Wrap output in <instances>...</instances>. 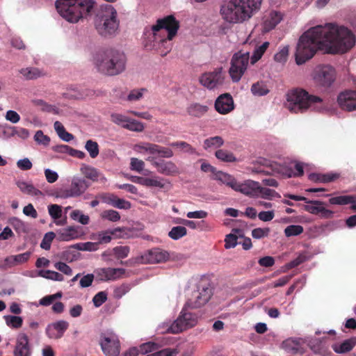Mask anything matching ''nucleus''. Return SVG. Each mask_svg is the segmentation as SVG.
<instances>
[{"mask_svg": "<svg viewBox=\"0 0 356 356\" xmlns=\"http://www.w3.org/2000/svg\"><path fill=\"white\" fill-rule=\"evenodd\" d=\"M337 103L339 107L345 111L356 110V91L345 90L339 94Z\"/></svg>", "mask_w": 356, "mask_h": 356, "instance_id": "17", "label": "nucleus"}, {"mask_svg": "<svg viewBox=\"0 0 356 356\" xmlns=\"http://www.w3.org/2000/svg\"><path fill=\"white\" fill-rule=\"evenodd\" d=\"M159 348V346L158 343L149 341L145 343H143L140 346L139 350L142 354H147L149 353H152L153 351H158Z\"/></svg>", "mask_w": 356, "mask_h": 356, "instance_id": "50", "label": "nucleus"}, {"mask_svg": "<svg viewBox=\"0 0 356 356\" xmlns=\"http://www.w3.org/2000/svg\"><path fill=\"white\" fill-rule=\"evenodd\" d=\"M125 273V269L121 268H108L109 281L116 280L122 277Z\"/></svg>", "mask_w": 356, "mask_h": 356, "instance_id": "57", "label": "nucleus"}, {"mask_svg": "<svg viewBox=\"0 0 356 356\" xmlns=\"http://www.w3.org/2000/svg\"><path fill=\"white\" fill-rule=\"evenodd\" d=\"M96 278L101 282L109 281L108 268H97L95 271Z\"/></svg>", "mask_w": 356, "mask_h": 356, "instance_id": "58", "label": "nucleus"}, {"mask_svg": "<svg viewBox=\"0 0 356 356\" xmlns=\"http://www.w3.org/2000/svg\"><path fill=\"white\" fill-rule=\"evenodd\" d=\"M169 257L167 251L158 248L149 250L143 256V259L149 264H157L165 261Z\"/></svg>", "mask_w": 356, "mask_h": 356, "instance_id": "20", "label": "nucleus"}, {"mask_svg": "<svg viewBox=\"0 0 356 356\" xmlns=\"http://www.w3.org/2000/svg\"><path fill=\"white\" fill-rule=\"evenodd\" d=\"M250 59L248 51H239L234 54L229 68V75L234 82H238L245 72Z\"/></svg>", "mask_w": 356, "mask_h": 356, "instance_id": "9", "label": "nucleus"}, {"mask_svg": "<svg viewBox=\"0 0 356 356\" xmlns=\"http://www.w3.org/2000/svg\"><path fill=\"white\" fill-rule=\"evenodd\" d=\"M107 300V295L104 291L97 293L92 298L94 305L97 307H100Z\"/></svg>", "mask_w": 356, "mask_h": 356, "instance_id": "64", "label": "nucleus"}, {"mask_svg": "<svg viewBox=\"0 0 356 356\" xmlns=\"http://www.w3.org/2000/svg\"><path fill=\"white\" fill-rule=\"evenodd\" d=\"M6 323L13 328H19L23 323L22 318L17 316H8L6 317Z\"/></svg>", "mask_w": 356, "mask_h": 356, "instance_id": "56", "label": "nucleus"}, {"mask_svg": "<svg viewBox=\"0 0 356 356\" xmlns=\"http://www.w3.org/2000/svg\"><path fill=\"white\" fill-rule=\"evenodd\" d=\"M237 238L238 236L235 234H229L226 236V238L225 239V248L226 249H230L233 248L237 245Z\"/></svg>", "mask_w": 356, "mask_h": 356, "instance_id": "61", "label": "nucleus"}, {"mask_svg": "<svg viewBox=\"0 0 356 356\" xmlns=\"http://www.w3.org/2000/svg\"><path fill=\"white\" fill-rule=\"evenodd\" d=\"M99 344L105 356H119L120 342L118 337L113 334H102Z\"/></svg>", "mask_w": 356, "mask_h": 356, "instance_id": "13", "label": "nucleus"}, {"mask_svg": "<svg viewBox=\"0 0 356 356\" xmlns=\"http://www.w3.org/2000/svg\"><path fill=\"white\" fill-rule=\"evenodd\" d=\"M339 177V175L336 173L318 174L311 173L309 175V179L314 182L328 183L334 181Z\"/></svg>", "mask_w": 356, "mask_h": 356, "instance_id": "29", "label": "nucleus"}, {"mask_svg": "<svg viewBox=\"0 0 356 356\" xmlns=\"http://www.w3.org/2000/svg\"><path fill=\"white\" fill-rule=\"evenodd\" d=\"M79 236V232L78 231V227L74 226H70L58 232V239L63 241H69L76 239L78 238Z\"/></svg>", "mask_w": 356, "mask_h": 356, "instance_id": "25", "label": "nucleus"}, {"mask_svg": "<svg viewBox=\"0 0 356 356\" xmlns=\"http://www.w3.org/2000/svg\"><path fill=\"white\" fill-rule=\"evenodd\" d=\"M223 144V138L221 136H216L205 139L204 141V148L205 149H217L222 146Z\"/></svg>", "mask_w": 356, "mask_h": 356, "instance_id": "39", "label": "nucleus"}, {"mask_svg": "<svg viewBox=\"0 0 356 356\" xmlns=\"http://www.w3.org/2000/svg\"><path fill=\"white\" fill-rule=\"evenodd\" d=\"M34 140L38 144L42 145L45 147L48 146L50 143V138L44 135L42 130H38L35 132Z\"/></svg>", "mask_w": 356, "mask_h": 356, "instance_id": "54", "label": "nucleus"}, {"mask_svg": "<svg viewBox=\"0 0 356 356\" xmlns=\"http://www.w3.org/2000/svg\"><path fill=\"white\" fill-rule=\"evenodd\" d=\"M55 236L56 234L53 232H49L45 234L40 243L41 248L49 250Z\"/></svg>", "mask_w": 356, "mask_h": 356, "instance_id": "52", "label": "nucleus"}, {"mask_svg": "<svg viewBox=\"0 0 356 356\" xmlns=\"http://www.w3.org/2000/svg\"><path fill=\"white\" fill-rule=\"evenodd\" d=\"M307 204L304 206L305 211L313 215L321 214V218H331L334 216V212L324 207V202L318 200L305 201Z\"/></svg>", "mask_w": 356, "mask_h": 356, "instance_id": "16", "label": "nucleus"}, {"mask_svg": "<svg viewBox=\"0 0 356 356\" xmlns=\"http://www.w3.org/2000/svg\"><path fill=\"white\" fill-rule=\"evenodd\" d=\"M280 195L275 190L262 187L259 183V189L257 190V197L272 200L275 198H280Z\"/></svg>", "mask_w": 356, "mask_h": 356, "instance_id": "35", "label": "nucleus"}, {"mask_svg": "<svg viewBox=\"0 0 356 356\" xmlns=\"http://www.w3.org/2000/svg\"><path fill=\"white\" fill-rule=\"evenodd\" d=\"M124 228L117 227L111 230H106L104 232H99L94 235L93 239L97 241V243L99 244H107L111 242L112 237L111 236H117L118 232H122L124 231Z\"/></svg>", "mask_w": 356, "mask_h": 356, "instance_id": "23", "label": "nucleus"}, {"mask_svg": "<svg viewBox=\"0 0 356 356\" xmlns=\"http://www.w3.org/2000/svg\"><path fill=\"white\" fill-rule=\"evenodd\" d=\"M254 163L259 164L261 166L266 167L269 171L266 172L272 175H277L284 178H290L293 177H300L303 175V163H286V162L280 163L273 160L259 157Z\"/></svg>", "mask_w": 356, "mask_h": 356, "instance_id": "7", "label": "nucleus"}, {"mask_svg": "<svg viewBox=\"0 0 356 356\" xmlns=\"http://www.w3.org/2000/svg\"><path fill=\"white\" fill-rule=\"evenodd\" d=\"M157 154L162 158H171L173 156V152L171 149L155 144L154 155Z\"/></svg>", "mask_w": 356, "mask_h": 356, "instance_id": "48", "label": "nucleus"}, {"mask_svg": "<svg viewBox=\"0 0 356 356\" xmlns=\"http://www.w3.org/2000/svg\"><path fill=\"white\" fill-rule=\"evenodd\" d=\"M31 352L28 336L24 333L18 335L14 356H31Z\"/></svg>", "mask_w": 356, "mask_h": 356, "instance_id": "21", "label": "nucleus"}, {"mask_svg": "<svg viewBox=\"0 0 356 356\" xmlns=\"http://www.w3.org/2000/svg\"><path fill=\"white\" fill-rule=\"evenodd\" d=\"M95 3L93 0H57L55 6L64 19L76 23L80 19L91 15Z\"/></svg>", "mask_w": 356, "mask_h": 356, "instance_id": "5", "label": "nucleus"}, {"mask_svg": "<svg viewBox=\"0 0 356 356\" xmlns=\"http://www.w3.org/2000/svg\"><path fill=\"white\" fill-rule=\"evenodd\" d=\"M48 212L52 219L55 220L57 225H64L66 223V218L63 220H59L62 216V207L53 204L48 206Z\"/></svg>", "mask_w": 356, "mask_h": 356, "instance_id": "28", "label": "nucleus"}, {"mask_svg": "<svg viewBox=\"0 0 356 356\" xmlns=\"http://www.w3.org/2000/svg\"><path fill=\"white\" fill-rule=\"evenodd\" d=\"M250 90L252 94L257 97L265 96L270 92L268 84L264 81H259L253 83Z\"/></svg>", "mask_w": 356, "mask_h": 356, "instance_id": "31", "label": "nucleus"}, {"mask_svg": "<svg viewBox=\"0 0 356 356\" xmlns=\"http://www.w3.org/2000/svg\"><path fill=\"white\" fill-rule=\"evenodd\" d=\"M88 181L83 178H73L69 188L57 189L54 195L56 197L66 199L81 195L89 187Z\"/></svg>", "mask_w": 356, "mask_h": 356, "instance_id": "10", "label": "nucleus"}, {"mask_svg": "<svg viewBox=\"0 0 356 356\" xmlns=\"http://www.w3.org/2000/svg\"><path fill=\"white\" fill-rule=\"evenodd\" d=\"M270 43L269 42H264L261 44L255 45L254 49L253 51L252 55L250 57V62L252 65L256 63L258 60H259L263 56L264 54L269 47Z\"/></svg>", "mask_w": 356, "mask_h": 356, "instance_id": "34", "label": "nucleus"}, {"mask_svg": "<svg viewBox=\"0 0 356 356\" xmlns=\"http://www.w3.org/2000/svg\"><path fill=\"white\" fill-rule=\"evenodd\" d=\"M20 72L27 79H35L44 75V73L37 67L22 69Z\"/></svg>", "mask_w": 356, "mask_h": 356, "instance_id": "42", "label": "nucleus"}, {"mask_svg": "<svg viewBox=\"0 0 356 356\" xmlns=\"http://www.w3.org/2000/svg\"><path fill=\"white\" fill-rule=\"evenodd\" d=\"M147 161H149L154 166L157 171L166 176H173L179 172L178 168L172 161H166L165 160L156 161L154 156H149Z\"/></svg>", "mask_w": 356, "mask_h": 356, "instance_id": "15", "label": "nucleus"}, {"mask_svg": "<svg viewBox=\"0 0 356 356\" xmlns=\"http://www.w3.org/2000/svg\"><path fill=\"white\" fill-rule=\"evenodd\" d=\"M20 191L27 195L31 196H42L43 193L39 189L36 188L33 184L26 181H18L17 184Z\"/></svg>", "mask_w": 356, "mask_h": 356, "instance_id": "32", "label": "nucleus"}, {"mask_svg": "<svg viewBox=\"0 0 356 356\" xmlns=\"http://www.w3.org/2000/svg\"><path fill=\"white\" fill-rule=\"evenodd\" d=\"M123 128L131 131L142 132L145 127L143 123L129 118L127 122L123 125Z\"/></svg>", "mask_w": 356, "mask_h": 356, "instance_id": "45", "label": "nucleus"}, {"mask_svg": "<svg viewBox=\"0 0 356 356\" xmlns=\"http://www.w3.org/2000/svg\"><path fill=\"white\" fill-rule=\"evenodd\" d=\"M93 64L98 72L107 76H115L125 70L127 56L122 51L107 49L97 51L94 55Z\"/></svg>", "mask_w": 356, "mask_h": 356, "instance_id": "3", "label": "nucleus"}, {"mask_svg": "<svg viewBox=\"0 0 356 356\" xmlns=\"http://www.w3.org/2000/svg\"><path fill=\"white\" fill-rule=\"evenodd\" d=\"M80 170L86 178L93 181H97L100 175L97 168L86 164L81 165Z\"/></svg>", "mask_w": 356, "mask_h": 356, "instance_id": "38", "label": "nucleus"}, {"mask_svg": "<svg viewBox=\"0 0 356 356\" xmlns=\"http://www.w3.org/2000/svg\"><path fill=\"white\" fill-rule=\"evenodd\" d=\"M289 53V46L284 45L280 47L278 51L274 56L275 62L284 64L286 62Z\"/></svg>", "mask_w": 356, "mask_h": 356, "instance_id": "43", "label": "nucleus"}, {"mask_svg": "<svg viewBox=\"0 0 356 356\" xmlns=\"http://www.w3.org/2000/svg\"><path fill=\"white\" fill-rule=\"evenodd\" d=\"M70 217L74 220H77L82 225H88L90 222L89 216L87 215H84L79 210H74L70 213Z\"/></svg>", "mask_w": 356, "mask_h": 356, "instance_id": "49", "label": "nucleus"}, {"mask_svg": "<svg viewBox=\"0 0 356 356\" xmlns=\"http://www.w3.org/2000/svg\"><path fill=\"white\" fill-rule=\"evenodd\" d=\"M85 148L92 159H95L99 153V145L96 141L88 140L86 141Z\"/></svg>", "mask_w": 356, "mask_h": 356, "instance_id": "47", "label": "nucleus"}, {"mask_svg": "<svg viewBox=\"0 0 356 356\" xmlns=\"http://www.w3.org/2000/svg\"><path fill=\"white\" fill-rule=\"evenodd\" d=\"M202 302H207L213 294V286L204 276H202Z\"/></svg>", "mask_w": 356, "mask_h": 356, "instance_id": "30", "label": "nucleus"}, {"mask_svg": "<svg viewBox=\"0 0 356 356\" xmlns=\"http://www.w3.org/2000/svg\"><path fill=\"white\" fill-rule=\"evenodd\" d=\"M215 108L218 113L222 115L230 113L234 108L232 97L228 93L220 95L215 102Z\"/></svg>", "mask_w": 356, "mask_h": 356, "instance_id": "18", "label": "nucleus"}, {"mask_svg": "<svg viewBox=\"0 0 356 356\" xmlns=\"http://www.w3.org/2000/svg\"><path fill=\"white\" fill-rule=\"evenodd\" d=\"M355 201L356 197L354 195H339L329 199L330 204L340 206L350 204V203H354Z\"/></svg>", "mask_w": 356, "mask_h": 356, "instance_id": "36", "label": "nucleus"}, {"mask_svg": "<svg viewBox=\"0 0 356 356\" xmlns=\"http://www.w3.org/2000/svg\"><path fill=\"white\" fill-rule=\"evenodd\" d=\"M145 167V163L143 161L140 160L137 158H131L130 163V168L131 170H134L140 172L143 170Z\"/></svg>", "mask_w": 356, "mask_h": 356, "instance_id": "60", "label": "nucleus"}, {"mask_svg": "<svg viewBox=\"0 0 356 356\" xmlns=\"http://www.w3.org/2000/svg\"><path fill=\"white\" fill-rule=\"evenodd\" d=\"M285 107L293 113H302L309 109L322 111L324 109L323 99L309 95L302 89L289 91L286 95Z\"/></svg>", "mask_w": 356, "mask_h": 356, "instance_id": "4", "label": "nucleus"}, {"mask_svg": "<svg viewBox=\"0 0 356 356\" xmlns=\"http://www.w3.org/2000/svg\"><path fill=\"white\" fill-rule=\"evenodd\" d=\"M215 156L218 160L225 163H232L237 160L232 152L223 149L217 150Z\"/></svg>", "mask_w": 356, "mask_h": 356, "instance_id": "40", "label": "nucleus"}, {"mask_svg": "<svg viewBox=\"0 0 356 356\" xmlns=\"http://www.w3.org/2000/svg\"><path fill=\"white\" fill-rule=\"evenodd\" d=\"M31 254V252L27 251L17 255L10 256L5 259V262L10 266L24 264L30 259Z\"/></svg>", "mask_w": 356, "mask_h": 356, "instance_id": "33", "label": "nucleus"}, {"mask_svg": "<svg viewBox=\"0 0 356 356\" xmlns=\"http://www.w3.org/2000/svg\"><path fill=\"white\" fill-rule=\"evenodd\" d=\"M197 323V316L183 309L181 314L168 328L167 332L178 334L188 328L195 326Z\"/></svg>", "mask_w": 356, "mask_h": 356, "instance_id": "12", "label": "nucleus"}, {"mask_svg": "<svg viewBox=\"0 0 356 356\" xmlns=\"http://www.w3.org/2000/svg\"><path fill=\"white\" fill-rule=\"evenodd\" d=\"M165 37H163L161 35L159 38H158L157 40H154V46L157 47V48L159 49V54L161 56H166L172 49V40H168V42H165L163 40H165Z\"/></svg>", "mask_w": 356, "mask_h": 356, "instance_id": "37", "label": "nucleus"}, {"mask_svg": "<svg viewBox=\"0 0 356 356\" xmlns=\"http://www.w3.org/2000/svg\"><path fill=\"white\" fill-rule=\"evenodd\" d=\"M270 229L266 228H255L252 231V236L253 238L260 239L267 236L269 234Z\"/></svg>", "mask_w": 356, "mask_h": 356, "instance_id": "62", "label": "nucleus"}, {"mask_svg": "<svg viewBox=\"0 0 356 356\" xmlns=\"http://www.w3.org/2000/svg\"><path fill=\"white\" fill-rule=\"evenodd\" d=\"M356 345V337L346 339L341 343H335L332 346L333 350L338 354L350 352Z\"/></svg>", "mask_w": 356, "mask_h": 356, "instance_id": "24", "label": "nucleus"}, {"mask_svg": "<svg viewBox=\"0 0 356 356\" xmlns=\"http://www.w3.org/2000/svg\"><path fill=\"white\" fill-rule=\"evenodd\" d=\"M128 119V117L120 113H112L111 115V121L122 127H123V125L127 122Z\"/></svg>", "mask_w": 356, "mask_h": 356, "instance_id": "59", "label": "nucleus"}, {"mask_svg": "<svg viewBox=\"0 0 356 356\" xmlns=\"http://www.w3.org/2000/svg\"><path fill=\"white\" fill-rule=\"evenodd\" d=\"M54 267L58 270L64 273L66 275H72V269L70 266L66 264L64 262L58 261L54 264Z\"/></svg>", "mask_w": 356, "mask_h": 356, "instance_id": "63", "label": "nucleus"}, {"mask_svg": "<svg viewBox=\"0 0 356 356\" xmlns=\"http://www.w3.org/2000/svg\"><path fill=\"white\" fill-rule=\"evenodd\" d=\"M312 79L316 85L327 88L334 82L336 71L328 65H318L314 70Z\"/></svg>", "mask_w": 356, "mask_h": 356, "instance_id": "11", "label": "nucleus"}, {"mask_svg": "<svg viewBox=\"0 0 356 356\" xmlns=\"http://www.w3.org/2000/svg\"><path fill=\"white\" fill-rule=\"evenodd\" d=\"M214 179L230 187L234 191H235L236 188L238 181L231 175L218 171V172L215 173Z\"/></svg>", "mask_w": 356, "mask_h": 356, "instance_id": "27", "label": "nucleus"}, {"mask_svg": "<svg viewBox=\"0 0 356 356\" xmlns=\"http://www.w3.org/2000/svg\"><path fill=\"white\" fill-rule=\"evenodd\" d=\"M38 274L39 276L47 280L59 282L64 280V277L62 274L50 270H40L38 271Z\"/></svg>", "mask_w": 356, "mask_h": 356, "instance_id": "41", "label": "nucleus"}, {"mask_svg": "<svg viewBox=\"0 0 356 356\" xmlns=\"http://www.w3.org/2000/svg\"><path fill=\"white\" fill-rule=\"evenodd\" d=\"M130 252L129 246H116L113 249V252L117 259H124L128 257Z\"/></svg>", "mask_w": 356, "mask_h": 356, "instance_id": "53", "label": "nucleus"}, {"mask_svg": "<svg viewBox=\"0 0 356 356\" xmlns=\"http://www.w3.org/2000/svg\"><path fill=\"white\" fill-rule=\"evenodd\" d=\"M68 327V322L63 320L58 321L49 325L46 329V333L51 339H60L63 336Z\"/></svg>", "mask_w": 356, "mask_h": 356, "instance_id": "22", "label": "nucleus"}, {"mask_svg": "<svg viewBox=\"0 0 356 356\" xmlns=\"http://www.w3.org/2000/svg\"><path fill=\"white\" fill-rule=\"evenodd\" d=\"M154 143L143 142L135 145L134 149L136 152L143 154L149 153L152 155H154Z\"/></svg>", "mask_w": 356, "mask_h": 356, "instance_id": "44", "label": "nucleus"}, {"mask_svg": "<svg viewBox=\"0 0 356 356\" xmlns=\"http://www.w3.org/2000/svg\"><path fill=\"white\" fill-rule=\"evenodd\" d=\"M259 182L247 179L243 182L238 181L235 191L250 197H257Z\"/></svg>", "mask_w": 356, "mask_h": 356, "instance_id": "19", "label": "nucleus"}, {"mask_svg": "<svg viewBox=\"0 0 356 356\" xmlns=\"http://www.w3.org/2000/svg\"><path fill=\"white\" fill-rule=\"evenodd\" d=\"M303 227L298 225H291L286 227L284 234L287 237L298 236L303 232Z\"/></svg>", "mask_w": 356, "mask_h": 356, "instance_id": "51", "label": "nucleus"}, {"mask_svg": "<svg viewBox=\"0 0 356 356\" xmlns=\"http://www.w3.org/2000/svg\"><path fill=\"white\" fill-rule=\"evenodd\" d=\"M220 74L218 72L204 74L202 76V85L209 89H213L220 82Z\"/></svg>", "mask_w": 356, "mask_h": 356, "instance_id": "26", "label": "nucleus"}, {"mask_svg": "<svg viewBox=\"0 0 356 356\" xmlns=\"http://www.w3.org/2000/svg\"><path fill=\"white\" fill-rule=\"evenodd\" d=\"M282 19L283 15L280 11L275 10L265 11L259 22L261 33H266L275 29Z\"/></svg>", "mask_w": 356, "mask_h": 356, "instance_id": "14", "label": "nucleus"}, {"mask_svg": "<svg viewBox=\"0 0 356 356\" xmlns=\"http://www.w3.org/2000/svg\"><path fill=\"white\" fill-rule=\"evenodd\" d=\"M116 10L111 5L102 6L95 18V26L97 33L103 37L114 35L119 27Z\"/></svg>", "mask_w": 356, "mask_h": 356, "instance_id": "6", "label": "nucleus"}, {"mask_svg": "<svg viewBox=\"0 0 356 356\" xmlns=\"http://www.w3.org/2000/svg\"><path fill=\"white\" fill-rule=\"evenodd\" d=\"M101 216L104 219H107L111 222H117L120 219V213L115 210L109 209L104 211Z\"/></svg>", "mask_w": 356, "mask_h": 356, "instance_id": "55", "label": "nucleus"}, {"mask_svg": "<svg viewBox=\"0 0 356 356\" xmlns=\"http://www.w3.org/2000/svg\"><path fill=\"white\" fill-rule=\"evenodd\" d=\"M355 44V37L347 27L336 23L317 25L298 38L295 51L298 65L312 59L318 50L328 54H344Z\"/></svg>", "mask_w": 356, "mask_h": 356, "instance_id": "1", "label": "nucleus"}, {"mask_svg": "<svg viewBox=\"0 0 356 356\" xmlns=\"http://www.w3.org/2000/svg\"><path fill=\"white\" fill-rule=\"evenodd\" d=\"M187 234V229L183 226L173 227L168 232V236L173 240H179Z\"/></svg>", "mask_w": 356, "mask_h": 356, "instance_id": "46", "label": "nucleus"}, {"mask_svg": "<svg viewBox=\"0 0 356 356\" xmlns=\"http://www.w3.org/2000/svg\"><path fill=\"white\" fill-rule=\"evenodd\" d=\"M179 26V22L172 15L158 19L156 24L151 27L154 40H157L163 30H165L167 36L163 41L168 43V40H172L177 35Z\"/></svg>", "mask_w": 356, "mask_h": 356, "instance_id": "8", "label": "nucleus"}, {"mask_svg": "<svg viewBox=\"0 0 356 356\" xmlns=\"http://www.w3.org/2000/svg\"><path fill=\"white\" fill-rule=\"evenodd\" d=\"M262 0H224L220 6V15L231 24H242L257 13Z\"/></svg>", "mask_w": 356, "mask_h": 356, "instance_id": "2", "label": "nucleus"}]
</instances>
